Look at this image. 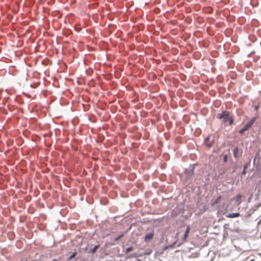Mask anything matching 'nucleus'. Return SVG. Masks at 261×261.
<instances>
[{"mask_svg": "<svg viewBox=\"0 0 261 261\" xmlns=\"http://www.w3.org/2000/svg\"><path fill=\"white\" fill-rule=\"evenodd\" d=\"M99 245H95L92 249H91L89 252H90L91 254H93L94 252H95L99 248Z\"/></svg>", "mask_w": 261, "mask_h": 261, "instance_id": "obj_10", "label": "nucleus"}, {"mask_svg": "<svg viewBox=\"0 0 261 261\" xmlns=\"http://www.w3.org/2000/svg\"><path fill=\"white\" fill-rule=\"evenodd\" d=\"M240 216V214L239 213H229L228 214L226 217L227 218H237V217H238Z\"/></svg>", "mask_w": 261, "mask_h": 261, "instance_id": "obj_7", "label": "nucleus"}, {"mask_svg": "<svg viewBox=\"0 0 261 261\" xmlns=\"http://www.w3.org/2000/svg\"><path fill=\"white\" fill-rule=\"evenodd\" d=\"M196 164L190 165L189 167L185 169V174L186 178L185 181L188 184H190L192 181V177L194 176V171Z\"/></svg>", "mask_w": 261, "mask_h": 261, "instance_id": "obj_1", "label": "nucleus"}, {"mask_svg": "<svg viewBox=\"0 0 261 261\" xmlns=\"http://www.w3.org/2000/svg\"><path fill=\"white\" fill-rule=\"evenodd\" d=\"M222 198V196L221 195H219L218 196L217 198L212 202V206H215L216 205H217V204L219 203V202H220V200Z\"/></svg>", "mask_w": 261, "mask_h": 261, "instance_id": "obj_8", "label": "nucleus"}, {"mask_svg": "<svg viewBox=\"0 0 261 261\" xmlns=\"http://www.w3.org/2000/svg\"><path fill=\"white\" fill-rule=\"evenodd\" d=\"M205 144L208 148H210L212 146V143L206 142Z\"/></svg>", "mask_w": 261, "mask_h": 261, "instance_id": "obj_16", "label": "nucleus"}, {"mask_svg": "<svg viewBox=\"0 0 261 261\" xmlns=\"http://www.w3.org/2000/svg\"><path fill=\"white\" fill-rule=\"evenodd\" d=\"M190 229H191L190 226V225H188L187 227L186 230V231L185 232L184 237H183V239H183L184 241H186L187 240V238L188 237L189 233L190 232Z\"/></svg>", "mask_w": 261, "mask_h": 261, "instance_id": "obj_5", "label": "nucleus"}, {"mask_svg": "<svg viewBox=\"0 0 261 261\" xmlns=\"http://www.w3.org/2000/svg\"><path fill=\"white\" fill-rule=\"evenodd\" d=\"M242 196L241 195H237L236 196V201L239 200L241 198Z\"/></svg>", "mask_w": 261, "mask_h": 261, "instance_id": "obj_17", "label": "nucleus"}, {"mask_svg": "<svg viewBox=\"0 0 261 261\" xmlns=\"http://www.w3.org/2000/svg\"><path fill=\"white\" fill-rule=\"evenodd\" d=\"M258 255L261 257V253H258Z\"/></svg>", "mask_w": 261, "mask_h": 261, "instance_id": "obj_27", "label": "nucleus"}, {"mask_svg": "<svg viewBox=\"0 0 261 261\" xmlns=\"http://www.w3.org/2000/svg\"><path fill=\"white\" fill-rule=\"evenodd\" d=\"M258 108H259V106L258 105L255 106V107H254V109L255 110H257Z\"/></svg>", "mask_w": 261, "mask_h": 261, "instance_id": "obj_20", "label": "nucleus"}, {"mask_svg": "<svg viewBox=\"0 0 261 261\" xmlns=\"http://www.w3.org/2000/svg\"><path fill=\"white\" fill-rule=\"evenodd\" d=\"M255 159H254L253 160V163H254V164L255 163Z\"/></svg>", "mask_w": 261, "mask_h": 261, "instance_id": "obj_26", "label": "nucleus"}, {"mask_svg": "<svg viewBox=\"0 0 261 261\" xmlns=\"http://www.w3.org/2000/svg\"><path fill=\"white\" fill-rule=\"evenodd\" d=\"M31 87L33 88H35L36 87V86H35V85H33L32 84L31 85Z\"/></svg>", "mask_w": 261, "mask_h": 261, "instance_id": "obj_22", "label": "nucleus"}, {"mask_svg": "<svg viewBox=\"0 0 261 261\" xmlns=\"http://www.w3.org/2000/svg\"><path fill=\"white\" fill-rule=\"evenodd\" d=\"M210 137H207L205 139H204V142L205 143H207L208 142V141H210Z\"/></svg>", "mask_w": 261, "mask_h": 261, "instance_id": "obj_18", "label": "nucleus"}, {"mask_svg": "<svg viewBox=\"0 0 261 261\" xmlns=\"http://www.w3.org/2000/svg\"><path fill=\"white\" fill-rule=\"evenodd\" d=\"M51 261H61V259L60 257H59L58 258H54L53 259H52Z\"/></svg>", "mask_w": 261, "mask_h": 261, "instance_id": "obj_19", "label": "nucleus"}, {"mask_svg": "<svg viewBox=\"0 0 261 261\" xmlns=\"http://www.w3.org/2000/svg\"><path fill=\"white\" fill-rule=\"evenodd\" d=\"M134 249V247H132V246H130L129 247H128L126 250H125V253H128L129 252H130V251H132V250H133Z\"/></svg>", "mask_w": 261, "mask_h": 261, "instance_id": "obj_13", "label": "nucleus"}, {"mask_svg": "<svg viewBox=\"0 0 261 261\" xmlns=\"http://www.w3.org/2000/svg\"><path fill=\"white\" fill-rule=\"evenodd\" d=\"M230 116V112L227 111H223L221 113L217 115V118L222 120L223 123L228 121V119Z\"/></svg>", "mask_w": 261, "mask_h": 261, "instance_id": "obj_3", "label": "nucleus"}, {"mask_svg": "<svg viewBox=\"0 0 261 261\" xmlns=\"http://www.w3.org/2000/svg\"><path fill=\"white\" fill-rule=\"evenodd\" d=\"M124 236L123 234H121L114 239L115 241H118Z\"/></svg>", "mask_w": 261, "mask_h": 261, "instance_id": "obj_14", "label": "nucleus"}, {"mask_svg": "<svg viewBox=\"0 0 261 261\" xmlns=\"http://www.w3.org/2000/svg\"><path fill=\"white\" fill-rule=\"evenodd\" d=\"M174 213H175V210H174V211H173V212H172V216H175V215H176V214H174Z\"/></svg>", "mask_w": 261, "mask_h": 261, "instance_id": "obj_23", "label": "nucleus"}, {"mask_svg": "<svg viewBox=\"0 0 261 261\" xmlns=\"http://www.w3.org/2000/svg\"><path fill=\"white\" fill-rule=\"evenodd\" d=\"M154 236V232L152 231L150 233H147L144 237V241L145 242H149L152 239Z\"/></svg>", "mask_w": 261, "mask_h": 261, "instance_id": "obj_4", "label": "nucleus"}, {"mask_svg": "<svg viewBox=\"0 0 261 261\" xmlns=\"http://www.w3.org/2000/svg\"><path fill=\"white\" fill-rule=\"evenodd\" d=\"M77 254V252L76 251L75 252H73L71 255L68 257V260H71L73 258H74Z\"/></svg>", "mask_w": 261, "mask_h": 261, "instance_id": "obj_12", "label": "nucleus"}, {"mask_svg": "<svg viewBox=\"0 0 261 261\" xmlns=\"http://www.w3.org/2000/svg\"><path fill=\"white\" fill-rule=\"evenodd\" d=\"M228 161V156L227 154H225L223 156V162L224 163H226Z\"/></svg>", "mask_w": 261, "mask_h": 261, "instance_id": "obj_15", "label": "nucleus"}, {"mask_svg": "<svg viewBox=\"0 0 261 261\" xmlns=\"http://www.w3.org/2000/svg\"><path fill=\"white\" fill-rule=\"evenodd\" d=\"M250 261H254V259H251L250 260Z\"/></svg>", "mask_w": 261, "mask_h": 261, "instance_id": "obj_25", "label": "nucleus"}, {"mask_svg": "<svg viewBox=\"0 0 261 261\" xmlns=\"http://www.w3.org/2000/svg\"><path fill=\"white\" fill-rule=\"evenodd\" d=\"M228 121L230 125H231L234 123V119L230 115L228 119Z\"/></svg>", "mask_w": 261, "mask_h": 261, "instance_id": "obj_11", "label": "nucleus"}, {"mask_svg": "<svg viewBox=\"0 0 261 261\" xmlns=\"http://www.w3.org/2000/svg\"><path fill=\"white\" fill-rule=\"evenodd\" d=\"M256 120V117H252L250 120V121H249L242 128L239 130V133L242 135L246 131L248 130L252 126V125L253 124Z\"/></svg>", "mask_w": 261, "mask_h": 261, "instance_id": "obj_2", "label": "nucleus"}, {"mask_svg": "<svg viewBox=\"0 0 261 261\" xmlns=\"http://www.w3.org/2000/svg\"><path fill=\"white\" fill-rule=\"evenodd\" d=\"M233 154L235 159H238L239 157V149L237 146H236L233 149Z\"/></svg>", "mask_w": 261, "mask_h": 261, "instance_id": "obj_6", "label": "nucleus"}, {"mask_svg": "<svg viewBox=\"0 0 261 261\" xmlns=\"http://www.w3.org/2000/svg\"><path fill=\"white\" fill-rule=\"evenodd\" d=\"M236 167H233V170H232V172H231V173H233V172H234L236 171Z\"/></svg>", "mask_w": 261, "mask_h": 261, "instance_id": "obj_21", "label": "nucleus"}, {"mask_svg": "<svg viewBox=\"0 0 261 261\" xmlns=\"http://www.w3.org/2000/svg\"><path fill=\"white\" fill-rule=\"evenodd\" d=\"M259 223H261V220H260L258 222V224H259Z\"/></svg>", "mask_w": 261, "mask_h": 261, "instance_id": "obj_24", "label": "nucleus"}, {"mask_svg": "<svg viewBox=\"0 0 261 261\" xmlns=\"http://www.w3.org/2000/svg\"><path fill=\"white\" fill-rule=\"evenodd\" d=\"M250 165V162L246 163L244 164L243 166V170L242 172V175H244L246 174V169L248 167V166Z\"/></svg>", "mask_w": 261, "mask_h": 261, "instance_id": "obj_9", "label": "nucleus"}]
</instances>
